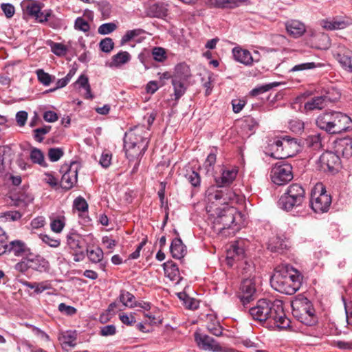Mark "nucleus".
Masks as SVG:
<instances>
[{"label": "nucleus", "instance_id": "obj_1", "mask_svg": "<svg viewBox=\"0 0 352 352\" xmlns=\"http://www.w3.org/2000/svg\"><path fill=\"white\" fill-rule=\"evenodd\" d=\"M248 313L253 320L268 329H283L290 326L281 300L261 298L249 309Z\"/></svg>", "mask_w": 352, "mask_h": 352}, {"label": "nucleus", "instance_id": "obj_2", "mask_svg": "<svg viewBox=\"0 0 352 352\" xmlns=\"http://www.w3.org/2000/svg\"><path fill=\"white\" fill-rule=\"evenodd\" d=\"M302 280V276L298 270L285 264L276 267L270 284L278 292L292 295L300 288Z\"/></svg>", "mask_w": 352, "mask_h": 352}, {"label": "nucleus", "instance_id": "obj_3", "mask_svg": "<svg viewBox=\"0 0 352 352\" xmlns=\"http://www.w3.org/2000/svg\"><path fill=\"white\" fill-rule=\"evenodd\" d=\"M148 129L136 126L126 131L124 138L126 156L130 160L144 155L148 144Z\"/></svg>", "mask_w": 352, "mask_h": 352}, {"label": "nucleus", "instance_id": "obj_4", "mask_svg": "<svg viewBox=\"0 0 352 352\" xmlns=\"http://www.w3.org/2000/svg\"><path fill=\"white\" fill-rule=\"evenodd\" d=\"M316 123L317 126L329 134H339L352 130V120L340 111L325 112L320 115Z\"/></svg>", "mask_w": 352, "mask_h": 352}, {"label": "nucleus", "instance_id": "obj_5", "mask_svg": "<svg viewBox=\"0 0 352 352\" xmlns=\"http://www.w3.org/2000/svg\"><path fill=\"white\" fill-rule=\"evenodd\" d=\"M305 198V191L302 186L298 184H292L279 199L278 205L280 208L290 211L300 206Z\"/></svg>", "mask_w": 352, "mask_h": 352}, {"label": "nucleus", "instance_id": "obj_6", "mask_svg": "<svg viewBox=\"0 0 352 352\" xmlns=\"http://www.w3.org/2000/svg\"><path fill=\"white\" fill-rule=\"evenodd\" d=\"M270 148L273 151L270 156L276 159H285L292 156L295 152L298 151L299 144L296 139L284 135L275 140L270 144Z\"/></svg>", "mask_w": 352, "mask_h": 352}, {"label": "nucleus", "instance_id": "obj_7", "mask_svg": "<svg viewBox=\"0 0 352 352\" xmlns=\"http://www.w3.org/2000/svg\"><path fill=\"white\" fill-rule=\"evenodd\" d=\"M331 204V197L327 193L324 186L318 184L311 190L310 206L316 213L327 212Z\"/></svg>", "mask_w": 352, "mask_h": 352}, {"label": "nucleus", "instance_id": "obj_8", "mask_svg": "<svg viewBox=\"0 0 352 352\" xmlns=\"http://www.w3.org/2000/svg\"><path fill=\"white\" fill-rule=\"evenodd\" d=\"M239 215L234 207H225L217 213L214 220V226L219 232L232 227L236 220V216Z\"/></svg>", "mask_w": 352, "mask_h": 352}, {"label": "nucleus", "instance_id": "obj_9", "mask_svg": "<svg viewBox=\"0 0 352 352\" xmlns=\"http://www.w3.org/2000/svg\"><path fill=\"white\" fill-rule=\"evenodd\" d=\"M271 179L276 185H284L293 178L292 167L289 164L277 163L271 170Z\"/></svg>", "mask_w": 352, "mask_h": 352}, {"label": "nucleus", "instance_id": "obj_10", "mask_svg": "<svg viewBox=\"0 0 352 352\" xmlns=\"http://www.w3.org/2000/svg\"><path fill=\"white\" fill-rule=\"evenodd\" d=\"M318 164L320 170L334 173L340 166V160L336 153L327 151L320 155Z\"/></svg>", "mask_w": 352, "mask_h": 352}, {"label": "nucleus", "instance_id": "obj_11", "mask_svg": "<svg viewBox=\"0 0 352 352\" xmlns=\"http://www.w3.org/2000/svg\"><path fill=\"white\" fill-rule=\"evenodd\" d=\"M60 171H65L60 182L61 188L65 190L71 189L74 186V185L77 182V163L72 162L69 167H67V166L65 167H62Z\"/></svg>", "mask_w": 352, "mask_h": 352}, {"label": "nucleus", "instance_id": "obj_12", "mask_svg": "<svg viewBox=\"0 0 352 352\" xmlns=\"http://www.w3.org/2000/svg\"><path fill=\"white\" fill-rule=\"evenodd\" d=\"M256 291L254 278H247L242 280L240 286L239 298L243 305L253 299Z\"/></svg>", "mask_w": 352, "mask_h": 352}, {"label": "nucleus", "instance_id": "obj_13", "mask_svg": "<svg viewBox=\"0 0 352 352\" xmlns=\"http://www.w3.org/2000/svg\"><path fill=\"white\" fill-rule=\"evenodd\" d=\"M334 56L342 67L350 72H352V51L346 48L344 45L338 44L334 52Z\"/></svg>", "mask_w": 352, "mask_h": 352}, {"label": "nucleus", "instance_id": "obj_14", "mask_svg": "<svg viewBox=\"0 0 352 352\" xmlns=\"http://www.w3.org/2000/svg\"><path fill=\"white\" fill-rule=\"evenodd\" d=\"M1 248L3 249L1 255L13 254L16 256H21L30 251L25 243L21 240H14L6 244H3L1 241Z\"/></svg>", "mask_w": 352, "mask_h": 352}, {"label": "nucleus", "instance_id": "obj_15", "mask_svg": "<svg viewBox=\"0 0 352 352\" xmlns=\"http://www.w3.org/2000/svg\"><path fill=\"white\" fill-rule=\"evenodd\" d=\"M195 338L198 346L204 350L212 351L213 352L222 351V348L220 344L209 336L196 333L195 334Z\"/></svg>", "mask_w": 352, "mask_h": 352}, {"label": "nucleus", "instance_id": "obj_16", "mask_svg": "<svg viewBox=\"0 0 352 352\" xmlns=\"http://www.w3.org/2000/svg\"><path fill=\"white\" fill-rule=\"evenodd\" d=\"M247 241L240 239L234 241L227 250V260L228 265H232L230 260H240L245 255V245Z\"/></svg>", "mask_w": 352, "mask_h": 352}, {"label": "nucleus", "instance_id": "obj_17", "mask_svg": "<svg viewBox=\"0 0 352 352\" xmlns=\"http://www.w3.org/2000/svg\"><path fill=\"white\" fill-rule=\"evenodd\" d=\"M289 248V241L286 238L280 236H274L270 239L267 248L271 252L282 254Z\"/></svg>", "mask_w": 352, "mask_h": 352}, {"label": "nucleus", "instance_id": "obj_18", "mask_svg": "<svg viewBox=\"0 0 352 352\" xmlns=\"http://www.w3.org/2000/svg\"><path fill=\"white\" fill-rule=\"evenodd\" d=\"M331 98L328 96H315L311 98L304 104V109L307 111L314 110H321L328 105V100Z\"/></svg>", "mask_w": 352, "mask_h": 352}, {"label": "nucleus", "instance_id": "obj_19", "mask_svg": "<svg viewBox=\"0 0 352 352\" xmlns=\"http://www.w3.org/2000/svg\"><path fill=\"white\" fill-rule=\"evenodd\" d=\"M351 24L350 20H344L338 16L322 21V26L327 30H343Z\"/></svg>", "mask_w": 352, "mask_h": 352}, {"label": "nucleus", "instance_id": "obj_20", "mask_svg": "<svg viewBox=\"0 0 352 352\" xmlns=\"http://www.w3.org/2000/svg\"><path fill=\"white\" fill-rule=\"evenodd\" d=\"M293 314L298 318V320H305V313L306 309H309V300L307 298H296L292 303Z\"/></svg>", "mask_w": 352, "mask_h": 352}, {"label": "nucleus", "instance_id": "obj_21", "mask_svg": "<svg viewBox=\"0 0 352 352\" xmlns=\"http://www.w3.org/2000/svg\"><path fill=\"white\" fill-rule=\"evenodd\" d=\"M248 0H206V3L210 8H234Z\"/></svg>", "mask_w": 352, "mask_h": 352}, {"label": "nucleus", "instance_id": "obj_22", "mask_svg": "<svg viewBox=\"0 0 352 352\" xmlns=\"http://www.w3.org/2000/svg\"><path fill=\"white\" fill-rule=\"evenodd\" d=\"M237 175L236 169L223 170L220 177H215V182L217 186H228L232 183Z\"/></svg>", "mask_w": 352, "mask_h": 352}, {"label": "nucleus", "instance_id": "obj_23", "mask_svg": "<svg viewBox=\"0 0 352 352\" xmlns=\"http://www.w3.org/2000/svg\"><path fill=\"white\" fill-rule=\"evenodd\" d=\"M170 252L173 258L181 259L186 254V248L180 238L174 239L170 247Z\"/></svg>", "mask_w": 352, "mask_h": 352}, {"label": "nucleus", "instance_id": "obj_24", "mask_svg": "<svg viewBox=\"0 0 352 352\" xmlns=\"http://www.w3.org/2000/svg\"><path fill=\"white\" fill-rule=\"evenodd\" d=\"M30 269L39 272H47L50 269V263L44 257L36 255L34 258H29Z\"/></svg>", "mask_w": 352, "mask_h": 352}, {"label": "nucleus", "instance_id": "obj_25", "mask_svg": "<svg viewBox=\"0 0 352 352\" xmlns=\"http://www.w3.org/2000/svg\"><path fill=\"white\" fill-rule=\"evenodd\" d=\"M232 54L235 60L245 65H250L253 62V58L247 50L234 47L232 50Z\"/></svg>", "mask_w": 352, "mask_h": 352}, {"label": "nucleus", "instance_id": "obj_26", "mask_svg": "<svg viewBox=\"0 0 352 352\" xmlns=\"http://www.w3.org/2000/svg\"><path fill=\"white\" fill-rule=\"evenodd\" d=\"M168 5L164 3H156L151 5L147 9V14L151 17L163 18L167 15Z\"/></svg>", "mask_w": 352, "mask_h": 352}, {"label": "nucleus", "instance_id": "obj_27", "mask_svg": "<svg viewBox=\"0 0 352 352\" xmlns=\"http://www.w3.org/2000/svg\"><path fill=\"white\" fill-rule=\"evenodd\" d=\"M286 30L291 36L296 38L305 33V26L299 21L292 20L286 23Z\"/></svg>", "mask_w": 352, "mask_h": 352}, {"label": "nucleus", "instance_id": "obj_28", "mask_svg": "<svg viewBox=\"0 0 352 352\" xmlns=\"http://www.w3.org/2000/svg\"><path fill=\"white\" fill-rule=\"evenodd\" d=\"M163 265L165 275L168 277L170 280L177 281V283H178L181 278L177 265L170 261L164 263Z\"/></svg>", "mask_w": 352, "mask_h": 352}, {"label": "nucleus", "instance_id": "obj_29", "mask_svg": "<svg viewBox=\"0 0 352 352\" xmlns=\"http://www.w3.org/2000/svg\"><path fill=\"white\" fill-rule=\"evenodd\" d=\"M77 340V333L76 331H66L59 338V341L64 349L68 350L76 346Z\"/></svg>", "mask_w": 352, "mask_h": 352}, {"label": "nucleus", "instance_id": "obj_30", "mask_svg": "<svg viewBox=\"0 0 352 352\" xmlns=\"http://www.w3.org/2000/svg\"><path fill=\"white\" fill-rule=\"evenodd\" d=\"M190 76V69L186 63H180L175 66L173 78L187 81Z\"/></svg>", "mask_w": 352, "mask_h": 352}, {"label": "nucleus", "instance_id": "obj_31", "mask_svg": "<svg viewBox=\"0 0 352 352\" xmlns=\"http://www.w3.org/2000/svg\"><path fill=\"white\" fill-rule=\"evenodd\" d=\"M337 152L341 153L344 157L349 158L352 156V140H340L336 146Z\"/></svg>", "mask_w": 352, "mask_h": 352}, {"label": "nucleus", "instance_id": "obj_32", "mask_svg": "<svg viewBox=\"0 0 352 352\" xmlns=\"http://www.w3.org/2000/svg\"><path fill=\"white\" fill-rule=\"evenodd\" d=\"M130 60L131 55L128 52L120 51L112 56L110 67H119L127 63Z\"/></svg>", "mask_w": 352, "mask_h": 352}, {"label": "nucleus", "instance_id": "obj_33", "mask_svg": "<svg viewBox=\"0 0 352 352\" xmlns=\"http://www.w3.org/2000/svg\"><path fill=\"white\" fill-rule=\"evenodd\" d=\"M23 7L28 15L34 18L36 14H38V13H39V10L42 8V6L40 5V3L32 0H28L24 1L23 3Z\"/></svg>", "mask_w": 352, "mask_h": 352}, {"label": "nucleus", "instance_id": "obj_34", "mask_svg": "<svg viewBox=\"0 0 352 352\" xmlns=\"http://www.w3.org/2000/svg\"><path fill=\"white\" fill-rule=\"evenodd\" d=\"M305 144L307 147L314 150L320 149L322 147V138L320 133H314L307 136L305 139Z\"/></svg>", "mask_w": 352, "mask_h": 352}, {"label": "nucleus", "instance_id": "obj_35", "mask_svg": "<svg viewBox=\"0 0 352 352\" xmlns=\"http://www.w3.org/2000/svg\"><path fill=\"white\" fill-rule=\"evenodd\" d=\"M119 300L120 302L123 304L125 307H134L137 306L135 302V296L126 290H121L119 296Z\"/></svg>", "mask_w": 352, "mask_h": 352}, {"label": "nucleus", "instance_id": "obj_36", "mask_svg": "<svg viewBox=\"0 0 352 352\" xmlns=\"http://www.w3.org/2000/svg\"><path fill=\"white\" fill-rule=\"evenodd\" d=\"M23 284L28 288L34 289L37 294L42 293L45 290L50 289L52 287L49 281H43L40 283H30L24 281Z\"/></svg>", "mask_w": 352, "mask_h": 352}, {"label": "nucleus", "instance_id": "obj_37", "mask_svg": "<svg viewBox=\"0 0 352 352\" xmlns=\"http://www.w3.org/2000/svg\"><path fill=\"white\" fill-rule=\"evenodd\" d=\"M185 82L186 81H183L182 80H179L177 78L172 79V85L174 87L175 100H178L186 92V87L184 85Z\"/></svg>", "mask_w": 352, "mask_h": 352}, {"label": "nucleus", "instance_id": "obj_38", "mask_svg": "<svg viewBox=\"0 0 352 352\" xmlns=\"http://www.w3.org/2000/svg\"><path fill=\"white\" fill-rule=\"evenodd\" d=\"M30 157L33 163L38 164L43 166H46L44 155L40 149L36 148H32L30 152Z\"/></svg>", "mask_w": 352, "mask_h": 352}, {"label": "nucleus", "instance_id": "obj_39", "mask_svg": "<svg viewBox=\"0 0 352 352\" xmlns=\"http://www.w3.org/2000/svg\"><path fill=\"white\" fill-rule=\"evenodd\" d=\"M76 84L79 85L80 87L84 88L86 90V98H93V95L91 92V87L89 84V79L85 75H80L76 80Z\"/></svg>", "mask_w": 352, "mask_h": 352}, {"label": "nucleus", "instance_id": "obj_40", "mask_svg": "<svg viewBox=\"0 0 352 352\" xmlns=\"http://www.w3.org/2000/svg\"><path fill=\"white\" fill-rule=\"evenodd\" d=\"M96 4L99 11L101 12L102 17L104 19L109 18L111 13V6L110 3L106 1H102L100 2L97 1Z\"/></svg>", "mask_w": 352, "mask_h": 352}, {"label": "nucleus", "instance_id": "obj_41", "mask_svg": "<svg viewBox=\"0 0 352 352\" xmlns=\"http://www.w3.org/2000/svg\"><path fill=\"white\" fill-rule=\"evenodd\" d=\"M38 80L41 83L45 86H48L55 79L54 76H51L47 72H45L43 69H38L36 72Z\"/></svg>", "mask_w": 352, "mask_h": 352}, {"label": "nucleus", "instance_id": "obj_42", "mask_svg": "<svg viewBox=\"0 0 352 352\" xmlns=\"http://www.w3.org/2000/svg\"><path fill=\"white\" fill-rule=\"evenodd\" d=\"M87 256L92 263H99L103 258V252L101 248H96L94 250H87Z\"/></svg>", "mask_w": 352, "mask_h": 352}, {"label": "nucleus", "instance_id": "obj_43", "mask_svg": "<svg viewBox=\"0 0 352 352\" xmlns=\"http://www.w3.org/2000/svg\"><path fill=\"white\" fill-rule=\"evenodd\" d=\"M50 45L52 52L56 56H63L67 54V48L62 43L50 41Z\"/></svg>", "mask_w": 352, "mask_h": 352}, {"label": "nucleus", "instance_id": "obj_44", "mask_svg": "<svg viewBox=\"0 0 352 352\" xmlns=\"http://www.w3.org/2000/svg\"><path fill=\"white\" fill-rule=\"evenodd\" d=\"M65 226V217H58L54 219L50 223V228L52 231L56 233H60Z\"/></svg>", "mask_w": 352, "mask_h": 352}, {"label": "nucleus", "instance_id": "obj_45", "mask_svg": "<svg viewBox=\"0 0 352 352\" xmlns=\"http://www.w3.org/2000/svg\"><path fill=\"white\" fill-rule=\"evenodd\" d=\"M51 129V126H44L43 127L34 129L33 131L34 140L38 142H42L44 140L45 135L48 133Z\"/></svg>", "mask_w": 352, "mask_h": 352}, {"label": "nucleus", "instance_id": "obj_46", "mask_svg": "<svg viewBox=\"0 0 352 352\" xmlns=\"http://www.w3.org/2000/svg\"><path fill=\"white\" fill-rule=\"evenodd\" d=\"M143 32L144 31L142 29H134L132 30H128L121 38V45H122L128 43L135 37L140 35L142 33H143Z\"/></svg>", "mask_w": 352, "mask_h": 352}, {"label": "nucleus", "instance_id": "obj_47", "mask_svg": "<svg viewBox=\"0 0 352 352\" xmlns=\"http://www.w3.org/2000/svg\"><path fill=\"white\" fill-rule=\"evenodd\" d=\"M301 322L305 324L306 325H312L316 322L314 309L309 301V309H307L306 312L305 313V320H301Z\"/></svg>", "mask_w": 352, "mask_h": 352}, {"label": "nucleus", "instance_id": "obj_48", "mask_svg": "<svg viewBox=\"0 0 352 352\" xmlns=\"http://www.w3.org/2000/svg\"><path fill=\"white\" fill-rule=\"evenodd\" d=\"M322 65L320 63H316L314 62H309L296 65L291 69V72H299L307 69H313L314 68L321 67Z\"/></svg>", "mask_w": 352, "mask_h": 352}, {"label": "nucleus", "instance_id": "obj_49", "mask_svg": "<svg viewBox=\"0 0 352 352\" xmlns=\"http://www.w3.org/2000/svg\"><path fill=\"white\" fill-rule=\"evenodd\" d=\"M186 178L193 187H198L200 186L201 177L197 172L192 170L188 173L186 175Z\"/></svg>", "mask_w": 352, "mask_h": 352}, {"label": "nucleus", "instance_id": "obj_50", "mask_svg": "<svg viewBox=\"0 0 352 352\" xmlns=\"http://www.w3.org/2000/svg\"><path fill=\"white\" fill-rule=\"evenodd\" d=\"M39 238L43 243L52 248H58L60 245V239L52 238L47 234H41Z\"/></svg>", "mask_w": 352, "mask_h": 352}, {"label": "nucleus", "instance_id": "obj_51", "mask_svg": "<svg viewBox=\"0 0 352 352\" xmlns=\"http://www.w3.org/2000/svg\"><path fill=\"white\" fill-rule=\"evenodd\" d=\"M276 85H277L276 83H272V84H266V85L258 86V87L254 88L250 91V95L252 96H258V95H260L261 94H263L265 92L268 91L272 87H275Z\"/></svg>", "mask_w": 352, "mask_h": 352}, {"label": "nucleus", "instance_id": "obj_52", "mask_svg": "<svg viewBox=\"0 0 352 352\" xmlns=\"http://www.w3.org/2000/svg\"><path fill=\"white\" fill-rule=\"evenodd\" d=\"M99 46L103 52L109 53L113 49L114 43L111 38L107 37L101 40Z\"/></svg>", "mask_w": 352, "mask_h": 352}, {"label": "nucleus", "instance_id": "obj_53", "mask_svg": "<svg viewBox=\"0 0 352 352\" xmlns=\"http://www.w3.org/2000/svg\"><path fill=\"white\" fill-rule=\"evenodd\" d=\"M80 236L76 234H70L67 236V243L70 248L77 249L80 248Z\"/></svg>", "mask_w": 352, "mask_h": 352}, {"label": "nucleus", "instance_id": "obj_54", "mask_svg": "<svg viewBox=\"0 0 352 352\" xmlns=\"http://www.w3.org/2000/svg\"><path fill=\"white\" fill-rule=\"evenodd\" d=\"M63 153L62 148H51L48 151V157L51 162H56L63 155Z\"/></svg>", "mask_w": 352, "mask_h": 352}, {"label": "nucleus", "instance_id": "obj_55", "mask_svg": "<svg viewBox=\"0 0 352 352\" xmlns=\"http://www.w3.org/2000/svg\"><path fill=\"white\" fill-rule=\"evenodd\" d=\"M76 30L82 31L84 32H88L90 29L89 24L82 17H78L74 23Z\"/></svg>", "mask_w": 352, "mask_h": 352}, {"label": "nucleus", "instance_id": "obj_56", "mask_svg": "<svg viewBox=\"0 0 352 352\" xmlns=\"http://www.w3.org/2000/svg\"><path fill=\"white\" fill-rule=\"evenodd\" d=\"M117 26L113 23H107L102 24L98 30L99 34L105 35L111 33L116 29Z\"/></svg>", "mask_w": 352, "mask_h": 352}, {"label": "nucleus", "instance_id": "obj_57", "mask_svg": "<svg viewBox=\"0 0 352 352\" xmlns=\"http://www.w3.org/2000/svg\"><path fill=\"white\" fill-rule=\"evenodd\" d=\"M152 54L154 60L158 62H163L166 58V52L162 47H154L153 49Z\"/></svg>", "mask_w": 352, "mask_h": 352}, {"label": "nucleus", "instance_id": "obj_58", "mask_svg": "<svg viewBox=\"0 0 352 352\" xmlns=\"http://www.w3.org/2000/svg\"><path fill=\"white\" fill-rule=\"evenodd\" d=\"M209 197L210 200H222L221 202V204H226L227 201L231 199L230 196L229 197H227V195H225L222 190H217L214 193H210L209 195Z\"/></svg>", "mask_w": 352, "mask_h": 352}, {"label": "nucleus", "instance_id": "obj_59", "mask_svg": "<svg viewBox=\"0 0 352 352\" xmlns=\"http://www.w3.org/2000/svg\"><path fill=\"white\" fill-rule=\"evenodd\" d=\"M14 268L16 271L21 273L27 272L30 269L29 258H23L21 261L15 265Z\"/></svg>", "mask_w": 352, "mask_h": 352}, {"label": "nucleus", "instance_id": "obj_60", "mask_svg": "<svg viewBox=\"0 0 352 352\" xmlns=\"http://www.w3.org/2000/svg\"><path fill=\"white\" fill-rule=\"evenodd\" d=\"M74 206L76 210L82 212H85L88 209V204L87 201L81 197H78L74 200Z\"/></svg>", "mask_w": 352, "mask_h": 352}, {"label": "nucleus", "instance_id": "obj_61", "mask_svg": "<svg viewBox=\"0 0 352 352\" xmlns=\"http://www.w3.org/2000/svg\"><path fill=\"white\" fill-rule=\"evenodd\" d=\"M43 182L52 188H56L58 185V179L50 173L44 174Z\"/></svg>", "mask_w": 352, "mask_h": 352}, {"label": "nucleus", "instance_id": "obj_62", "mask_svg": "<svg viewBox=\"0 0 352 352\" xmlns=\"http://www.w3.org/2000/svg\"><path fill=\"white\" fill-rule=\"evenodd\" d=\"M1 10L8 19L12 17L15 13L14 7L10 3H1Z\"/></svg>", "mask_w": 352, "mask_h": 352}, {"label": "nucleus", "instance_id": "obj_63", "mask_svg": "<svg viewBox=\"0 0 352 352\" xmlns=\"http://www.w3.org/2000/svg\"><path fill=\"white\" fill-rule=\"evenodd\" d=\"M207 329L210 333L215 336H220L222 334V328L219 322H217L216 324L209 323L207 325Z\"/></svg>", "mask_w": 352, "mask_h": 352}, {"label": "nucleus", "instance_id": "obj_64", "mask_svg": "<svg viewBox=\"0 0 352 352\" xmlns=\"http://www.w3.org/2000/svg\"><path fill=\"white\" fill-rule=\"evenodd\" d=\"M116 328L113 324H109L101 327L100 335L102 336H109L116 334Z\"/></svg>", "mask_w": 352, "mask_h": 352}]
</instances>
